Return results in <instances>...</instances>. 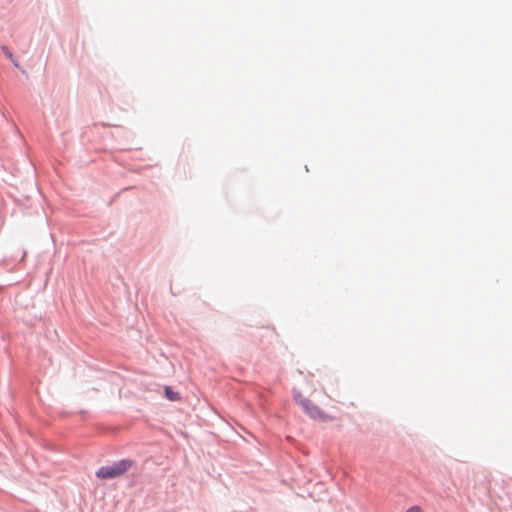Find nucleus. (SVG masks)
<instances>
[{
  "instance_id": "obj_3",
  "label": "nucleus",
  "mask_w": 512,
  "mask_h": 512,
  "mask_svg": "<svg viewBox=\"0 0 512 512\" xmlns=\"http://www.w3.org/2000/svg\"><path fill=\"white\" fill-rule=\"evenodd\" d=\"M165 395L170 401L180 400V394L178 392L172 390V388L169 386L165 387Z\"/></svg>"
},
{
  "instance_id": "obj_1",
  "label": "nucleus",
  "mask_w": 512,
  "mask_h": 512,
  "mask_svg": "<svg viewBox=\"0 0 512 512\" xmlns=\"http://www.w3.org/2000/svg\"><path fill=\"white\" fill-rule=\"evenodd\" d=\"M134 465V462L130 459H123L118 462L113 463L109 466L101 467L97 472L96 476L100 479H113L122 476L131 467Z\"/></svg>"
},
{
  "instance_id": "obj_5",
  "label": "nucleus",
  "mask_w": 512,
  "mask_h": 512,
  "mask_svg": "<svg viewBox=\"0 0 512 512\" xmlns=\"http://www.w3.org/2000/svg\"><path fill=\"white\" fill-rule=\"evenodd\" d=\"M406 512H422V510L419 506H413L409 508Z\"/></svg>"
},
{
  "instance_id": "obj_2",
  "label": "nucleus",
  "mask_w": 512,
  "mask_h": 512,
  "mask_svg": "<svg viewBox=\"0 0 512 512\" xmlns=\"http://www.w3.org/2000/svg\"><path fill=\"white\" fill-rule=\"evenodd\" d=\"M294 399L311 418L320 421L331 420V417L327 413H325L320 407L314 405L311 399H307L302 396L301 393H295Z\"/></svg>"
},
{
  "instance_id": "obj_4",
  "label": "nucleus",
  "mask_w": 512,
  "mask_h": 512,
  "mask_svg": "<svg viewBox=\"0 0 512 512\" xmlns=\"http://www.w3.org/2000/svg\"><path fill=\"white\" fill-rule=\"evenodd\" d=\"M2 51H3V52H4V54H5V55H6V56H7V57H8V58H9V59L14 63V65H15L16 67H19V64H18L16 61H14V59H13V55H12L11 51H10L7 47L3 46V47H2Z\"/></svg>"
}]
</instances>
